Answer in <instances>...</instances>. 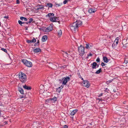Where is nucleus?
<instances>
[{
    "mask_svg": "<svg viewBox=\"0 0 128 128\" xmlns=\"http://www.w3.org/2000/svg\"><path fill=\"white\" fill-rule=\"evenodd\" d=\"M19 77L22 82H24L26 81V77L25 74L20 72L19 74Z\"/></svg>",
    "mask_w": 128,
    "mask_h": 128,
    "instance_id": "obj_1",
    "label": "nucleus"
},
{
    "mask_svg": "<svg viewBox=\"0 0 128 128\" xmlns=\"http://www.w3.org/2000/svg\"><path fill=\"white\" fill-rule=\"evenodd\" d=\"M75 22L71 24L70 25V27L71 30L73 32H76L78 30V28L76 25V24Z\"/></svg>",
    "mask_w": 128,
    "mask_h": 128,
    "instance_id": "obj_2",
    "label": "nucleus"
},
{
    "mask_svg": "<svg viewBox=\"0 0 128 128\" xmlns=\"http://www.w3.org/2000/svg\"><path fill=\"white\" fill-rule=\"evenodd\" d=\"M22 62L24 64L28 67H30L32 66V63L28 61L26 59H24L23 60Z\"/></svg>",
    "mask_w": 128,
    "mask_h": 128,
    "instance_id": "obj_3",
    "label": "nucleus"
},
{
    "mask_svg": "<svg viewBox=\"0 0 128 128\" xmlns=\"http://www.w3.org/2000/svg\"><path fill=\"white\" fill-rule=\"evenodd\" d=\"M78 51L80 53L79 54L81 56H82L84 54V48L82 45L78 47Z\"/></svg>",
    "mask_w": 128,
    "mask_h": 128,
    "instance_id": "obj_4",
    "label": "nucleus"
},
{
    "mask_svg": "<svg viewBox=\"0 0 128 128\" xmlns=\"http://www.w3.org/2000/svg\"><path fill=\"white\" fill-rule=\"evenodd\" d=\"M53 29L52 26L50 25L47 28H45L43 30L45 32H48L51 31Z\"/></svg>",
    "mask_w": 128,
    "mask_h": 128,
    "instance_id": "obj_5",
    "label": "nucleus"
},
{
    "mask_svg": "<svg viewBox=\"0 0 128 128\" xmlns=\"http://www.w3.org/2000/svg\"><path fill=\"white\" fill-rule=\"evenodd\" d=\"M107 39L106 40V44H107L109 45L110 43L113 42V41L111 39V36H107Z\"/></svg>",
    "mask_w": 128,
    "mask_h": 128,
    "instance_id": "obj_6",
    "label": "nucleus"
},
{
    "mask_svg": "<svg viewBox=\"0 0 128 128\" xmlns=\"http://www.w3.org/2000/svg\"><path fill=\"white\" fill-rule=\"evenodd\" d=\"M82 83L83 86L86 88H88L90 86L89 82L88 80H84Z\"/></svg>",
    "mask_w": 128,
    "mask_h": 128,
    "instance_id": "obj_7",
    "label": "nucleus"
},
{
    "mask_svg": "<svg viewBox=\"0 0 128 128\" xmlns=\"http://www.w3.org/2000/svg\"><path fill=\"white\" fill-rule=\"evenodd\" d=\"M50 20L52 22H56L58 20V18L56 16L51 17L50 18Z\"/></svg>",
    "mask_w": 128,
    "mask_h": 128,
    "instance_id": "obj_8",
    "label": "nucleus"
},
{
    "mask_svg": "<svg viewBox=\"0 0 128 128\" xmlns=\"http://www.w3.org/2000/svg\"><path fill=\"white\" fill-rule=\"evenodd\" d=\"M64 79V81L62 82V84L66 85L67 82L70 80V78L68 76H66V77H64L63 78Z\"/></svg>",
    "mask_w": 128,
    "mask_h": 128,
    "instance_id": "obj_9",
    "label": "nucleus"
},
{
    "mask_svg": "<svg viewBox=\"0 0 128 128\" xmlns=\"http://www.w3.org/2000/svg\"><path fill=\"white\" fill-rule=\"evenodd\" d=\"M74 22L76 23V25H77V26L78 28L82 24V22L80 20H77Z\"/></svg>",
    "mask_w": 128,
    "mask_h": 128,
    "instance_id": "obj_10",
    "label": "nucleus"
},
{
    "mask_svg": "<svg viewBox=\"0 0 128 128\" xmlns=\"http://www.w3.org/2000/svg\"><path fill=\"white\" fill-rule=\"evenodd\" d=\"M93 46L92 44H86V48L89 49L91 48Z\"/></svg>",
    "mask_w": 128,
    "mask_h": 128,
    "instance_id": "obj_11",
    "label": "nucleus"
},
{
    "mask_svg": "<svg viewBox=\"0 0 128 128\" xmlns=\"http://www.w3.org/2000/svg\"><path fill=\"white\" fill-rule=\"evenodd\" d=\"M92 66V68L93 69H96V66H97V64L95 62H93L92 64H91Z\"/></svg>",
    "mask_w": 128,
    "mask_h": 128,
    "instance_id": "obj_12",
    "label": "nucleus"
},
{
    "mask_svg": "<svg viewBox=\"0 0 128 128\" xmlns=\"http://www.w3.org/2000/svg\"><path fill=\"white\" fill-rule=\"evenodd\" d=\"M33 51L35 53H38L41 52V49L39 48H36L33 50Z\"/></svg>",
    "mask_w": 128,
    "mask_h": 128,
    "instance_id": "obj_13",
    "label": "nucleus"
},
{
    "mask_svg": "<svg viewBox=\"0 0 128 128\" xmlns=\"http://www.w3.org/2000/svg\"><path fill=\"white\" fill-rule=\"evenodd\" d=\"M53 6V4L51 3H47L46 5V6L48 7V8H52Z\"/></svg>",
    "mask_w": 128,
    "mask_h": 128,
    "instance_id": "obj_14",
    "label": "nucleus"
},
{
    "mask_svg": "<svg viewBox=\"0 0 128 128\" xmlns=\"http://www.w3.org/2000/svg\"><path fill=\"white\" fill-rule=\"evenodd\" d=\"M103 60L104 62H108L109 60V59H108L106 56H104L103 58Z\"/></svg>",
    "mask_w": 128,
    "mask_h": 128,
    "instance_id": "obj_15",
    "label": "nucleus"
},
{
    "mask_svg": "<svg viewBox=\"0 0 128 128\" xmlns=\"http://www.w3.org/2000/svg\"><path fill=\"white\" fill-rule=\"evenodd\" d=\"M78 110L76 109L72 111L70 113V114L71 116H73L75 114L76 112H77Z\"/></svg>",
    "mask_w": 128,
    "mask_h": 128,
    "instance_id": "obj_16",
    "label": "nucleus"
},
{
    "mask_svg": "<svg viewBox=\"0 0 128 128\" xmlns=\"http://www.w3.org/2000/svg\"><path fill=\"white\" fill-rule=\"evenodd\" d=\"M96 11L95 9H94L92 8H90L88 10V12L90 13H92L95 12Z\"/></svg>",
    "mask_w": 128,
    "mask_h": 128,
    "instance_id": "obj_17",
    "label": "nucleus"
},
{
    "mask_svg": "<svg viewBox=\"0 0 128 128\" xmlns=\"http://www.w3.org/2000/svg\"><path fill=\"white\" fill-rule=\"evenodd\" d=\"M63 87V86L62 85L60 86L56 89V91L59 92H60L61 90V89Z\"/></svg>",
    "mask_w": 128,
    "mask_h": 128,
    "instance_id": "obj_18",
    "label": "nucleus"
},
{
    "mask_svg": "<svg viewBox=\"0 0 128 128\" xmlns=\"http://www.w3.org/2000/svg\"><path fill=\"white\" fill-rule=\"evenodd\" d=\"M47 39V36H44L42 39V41L43 42H45Z\"/></svg>",
    "mask_w": 128,
    "mask_h": 128,
    "instance_id": "obj_19",
    "label": "nucleus"
},
{
    "mask_svg": "<svg viewBox=\"0 0 128 128\" xmlns=\"http://www.w3.org/2000/svg\"><path fill=\"white\" fill-rule=\"evenodd\" d=\"M23 88L27 90H30L31 89V88L30 86H28L26 85L23 86Z\"/></svg>",
    "mask_w": 128,
    "mask_h": 128,
    "instance_id": "obj_20",
    "label": "nucleus"
},
{
    "mask_svg": "<svg viewBox=\"0 0 128 128\" xmlns=\"http://www.w3.org/2000/svg\"><path fill=\"white\" fill-rule=\"evenodd\" d=\"M54 14L53 13H48L47 15L46 16V18L50 17V16H54Z\"/></svg>",
    "mask_w": 128,
    "mask_h": 128,
    "instance_id": "obj_21",
    "label": "nucleus"
},
{
    "mask_svg": "<svg viewBox=\"0 0 128 128\" xmlns=\"http://www.w3.org/2000/svg\"><path fill=\"white\" fill-rule=\"evenodd\" d=\"M18 90L19 92L22 94H24V92L23 89L20 88H18Z\"/></svg>",
    "mask_w": 128,
    "mask_h": 128,
    "instance_id": "obj_22",
    "label": "nucleus"
},
{
    "mask_svg": "<svg viewBox=\"0 0 128 128\" xmlns=\"http://www.w3.org/2000/svg\"><path fill=\"white\" fill-rule=\"evenodd\" d=\"M58 36L59 37L61 36L62 34V32L61 30H59L58 32Z\"/></svg>",
    "mask_w": 128,
    "mask_h": 128,
    "instance_id": "obj_23",
    "label": "nucleus"
},
{
    "mask_svg": "<svg viewBox=\"0 0 128 128\" xmlns=\"http://www.w3.org/2000/svg\"><path fill=\"white\" fill-rule=\"evenodd\" d=\"M18 22L19 24H20L21 26H24V25H22V24H24V22H22L20 20H19L18 21Z\"/></svg>",
    "mask_w": 128,
    "mask_h": 128,
    "instance_id": "obj_24",
    "label": "nucleus"
},
{
    "mask_svg": "<svg viewBox=\"0 0 128 128\" xmlns=\"http://www.w3.org/2000/svg\"><path fill=\"white\" fill-rule=\"evenodd\" d=\"M39 40H38L37 41V42L34 44V46H38L39 45Z\"/></svg>",
    "mask_w": 128,
    "mask_h": 128,
    "instance_id": "obj_25",
    "label": "nucleus"
},
{
    "mask_svg": "<svg viewBox=\"0 0 128 128\" xmlns=\"http://www.w3.org/2000/svg\"><path fill=\"white\" fill-rule=\"evenodd\" d=\"M102 68H100L98 70H97L96 72V74H100V72Z\"/></svg>",
    "mask_w": 128,
    "mask_h": 128,
    "instance_id": "obj_26",
    "label": "nucleus"
},
{
    "mask_svg": "<svg viewBox=\"0 0 128 128\" xmlns=\"http://www.w3.org/2000/svg\"><path fill=\"white\" fill-rule=\"evenodd\" d=\"M51 100H52L54 102L56 101L57 100V98L55 97L51 99Z\"/></svg>",
    "mask_w": 128,
    "mask_h": 128,
    "instance_id": "obj_27",
    "label": "nucleus"
},
{
    "mask_svg": "<svg viewBox=\"0 0 128 128\" xmlns=\"http://www.w3.org/2000/svg\"><path fill=\"white\" fill-rule=\"evenodd\" d=\"M117 45L115 44V43L114 42L112 45V48H115L116 46Z\"/></svg>",
    "mask_w": 128,
    "mask_h": 128,
    "instance_id": "obj_28",
    "label": "nucleus"
},
{
    "mask_svg": "<svg viewBox=\"0 0 128 128\" xmlns=\"http://www.w3.org/2000/svg\"><path fill=\"white\" fill-rule=\"evenodd\" d=\"M32 41V42H36V40L35 38H33L31 40Z\"/></svg>",
    "mask_w": 128,
    "mask_h": 128,
    "instance_id": "obj_29",
    "label": "nucleus"
},
{
    "mask_svg": "<svg viewBox=\"0 0 128 128\" xmlns=\"http://www.w3.org/2000/svg\"><path fill=\"white\" fill-rule=\"evenodd\" d=\"M1 50L4 52L7 53V50L6 49L4 48H2L1 49Z\"/></svg>",
    "mask_w": 128,
    "mask_h": 128,
    "instance_id": "obj_30",
    "label": "nucleus"
},
{
    "mask_svg": "<svg viewBox=\"0 0 128 128\" xmlns=\"http://www.w3.org/2000/svg\"><path fill=\"white\" fill-rule=\"evenodd\" d=\"M68 1L69 0H64L63 2L64 4H66Z\"/></svg>",
    "mask_w": 128,
    "mask_h": 128,
    "instance_id": "obj_31",
    "label": "nucleus"
},
{
    "mask_svg": "<svg viewBox=\"0 0 128 128\" xmlns=\"http://www.w3.org/2000/svg\"><path fill=\"white\" fill-rule=\"evenodd\" d=\"M112 80H110L109 81H107L106 82V83L107 84H108L110 82H111L112 81Z\"/></svg>",
    "mask_w": 128,
    "mask_h": 128,
    "instance_id": "obj_32",
    "label": "nucleus"
},
{
    "mask_svg": "<svg viewBox=\"0 0 128 128\" xmlns=\"http://www.w3.org/2000/svg\"><path fill=\"white\" fill-rule=\"evenodd\" d=\"M44 8L43 7H39L37 8V10H38L40 9H42Z\"/></svg>",
    "mask_w": 128,
    "mask_h": 128,
    "instance_id": "obj_33",
    "label": "nucleus"
},
{
    "mask_svg": "<svg viewBox=\"0 0 128 128\" xmlns=\"http://www.w3.org/2000/svg\"><path fill=\"white\" fill-rule=\"evenodd\" d=\"M26 42L28 43H32V40H26Z\"/></svg>",
    "mask_w": 128,
    "mask_h": 128,
    "instance_id": "obj_34",
    "label": "nucleus"
},
{
    "mask_svg": "<svg viewBox=\"0 0 128 128\" xmlns=\"http://www.w3.org/2000/svg\"><path fill=\"white\" fill-rule=\"evenodd\" d=\"M33 19L32 18H30L29 19V21L28 22H29V23H30L31 22L33 21Z\"/></svg>",
    "mask_w": 128,
    "mask_h": 128,
    "instance_id": "obj_35",
    "label": "nucleus"
},
{
    "mask_svg": "<svg viewBox=\"0 0 128 128\" xmlns=\"http://www.w3.org/2000/svg\"><path fill=\"white\" fill-rule=\"evenodd\" d=\"M92 55V54L91 53H90L88 55V56L87 57V58L89 56H91Z\"/></svg>",
    "mask_w": 128,
    "mask_h": 128,
    "instance_id": "obj_36",
    "label": "nucleus"
},
{
    "mask_svg": "<svg viewBox=\"0 0 128 128\" xmlns=\"http://www.w3.org/2000/svg\"><path fill=\"white\" fill-rule=\"evenodd\" d=\"M63 52H64L65 54H66V56H69V55H70V52H68L69 53V54H68V53H67L66 52H64V51H63Z\"/></svg>",
    "mask_w": 128,
    "mask_h": 128,
    "instance_id": "obj_37",
    "label": "nucleus"
},
{
    "mask_svg": "<svg viewBox=\"0 0 128 128\" xmlns=\"http://www.w3.org/2000/svg\"><path fill=\"white\" fill-rule=\"evenodd\" d=\"M106 64H104V62H102L101 63V65L102 66H105Z\"/></svg>",
    "mask_w": 128,
    "mask_h": 128,
    "instance_id": "obj_38",
    "label": "nucleus"
},
{
    "mask_svg": "<svg viewBox=\"0 0 128 128\" xmlns=\"http://www.w3.org/2000/svg\"><path fill=\"white\" fill-rule=\"evenodd\" d=\"M124 46L126 48L127 47V48L128 47V43L124 45Z\"/></svg>",
    "mask_w": 128,
    "mask_h": 128,
    "instance_id": "obj_39",
    "label": "nucleus"
},
{
    "mask_svg": "<svg viewBox=\"0 0 128 128\" xmlns=\"http://www.w3.org/2000/svg\"><path fill=\"white\" fill-rule=\"evenodd\" d=\"M96 61L98 62H100V59L99 58H98L96 60Z\"/></svg>",
    "mask_w": 128,
    "mask_h": 128,
    "instance_id": "obj_40",
    "label": "nucleus"
},
{
    "mask_svg": "<svg viewBox=\"0 0 128 128\" xmlns=\"http://www.w3.org/2000/svg\"><path fill=\"white\" fill-rule=\"evenodd\" d=\"M115 42H116V44L117 45L118 44V41H116V40L115 39L114 42L115 43Z\"/></svg>",
    "mask_w": 128,
    "mask_h": 128,
    "instance_id": "obj_41",
    "label": "nucleus"
},
{
    "mask_svg": "<svg viewBox=\"0 0 128 128\" xmlns=\"http://www.w3.org/2000/svg\"><path fill=\"white\" fill-rule=\"evenodd\" d=\"M63 128H68V126L66 125H64Z\"/></svg>",
    "mask_w": 128,
    "mask_h": 128,
    "instance_id": "obj_42",
    "label": "nucleus"
},
{
    "mask_svg": "<svg viewBox=\"0 0 128 128\" xmlns=\"http://www.w3.org/2000/svg\"><path fill=\"white\" fill-rule=\"evenodd\" d=\"M24 17L22 16L20 18V19L22 20H23L24 19Z\"/></svg>",
    "mask_w": 128,
    "mask_h": 128,
    "instance_id": "obj_43",
    "label": "nucleus"
},
{
    "mask_svg": "<svg viewBox=\"0 0 128 128\" xmlns=\"http://www.w3.org/2000/svg\"><path fill=\"white\" fill-rule=\"evenodd\" d=\"M4 18H6V19H8L9 18V17H8V16H4Z\"/></svg>",
    "mask_w": 128,
    "mask_h": 128,
    "instance_id": "obj_44",
    "label": "nucleus"
},
{
    "mask_svg": "<svg viewBox=\"0 0 128 128\" xmlns=\"http://www.w3.org/2000/svg\"><path fill=\"white\" fill-rule=\"evenodd\" d=\"M16 3L17 4H19L20 2L19 0H16Z\"/></svg>",
    "mask_w": 128,
    "mask_h": 128,
    "instance_id": "obj_45",
    "label": "nucleus"
},
{
    "mask_svg": "<svg viewBox=\"0 0 128 128\" xmlns=\"http://www.w3.org/2000/svg\"><path fill=\"white\" fill-rule=\"evenodd\" d=\"M12 39L10 38V39H9V42H10V43H12V44L14 42H11L10 41V40H11Z\"/></svg>",
    "mask_w": 128,
    "mask_h": 128,
    "instance_id": "obj_46",
    "label": "nucleus"
},
{
    "mask_svg": "<svg viewBox=\"0 0 128 128\" xmlns=\"http://www.w3.org/2000/svg\"><path fill=\"white\" fill-rule=\"evenodd\" d=\"M119 37H117L116 38V41H118V40H119Z\"/></svg>",
    "mask_w": 128,
    "mask_h": 128,
    "instance_id": "obj_47",
    "label": "nucleus"
},
{
    "mask_svg": "<svg viewBox=\"0 0 128 128\" xmlns=\"http://www.w3.org/2000/svg\"><path fill=\"white\" fill-rule=\"evenodd\" d=\"M40 87L41 88H43L44 87V86L42 85H41L40 86Z\"/></svg>",
    "mask_w": 128,
    "mask_h": 128,
    "instance_id": "obj_48",
    "label": "nucleus"
},
{
    "mask_svg": "<svg viewBox=\"0 0 128 128\" xmlns=\"http://www.w3.org/2000/svg\"><path fill=\"white\" fill-rule=\"evenodd\" d=\"M124 62L125 64H127L128 63V60H124Z\"/></svg>",
    "mask_w": 128,
    "mask_h": 128,
    "instance_id": "obj_49",
    "label": "nucleus"
},
{
    "mask_svg": "<svg viewBox=\"0 0 128 128\" xmlns=\"http://www.w3.org/2000/svg\"><path fill=\"white\" fill-rule=\"evenodd\" d=\"M24 24L26 25V24H28V23H29V22H24Z\"/></svg>",
    "mask_w": 128,
    "mask_h": 128,
    "instance_id": "obj_50",
    "label": "nucleus"
},
{
    "mask_svg": "<svg viewBox=\"0 0 128 128\" xmlns=\"http://www.w3.org/2000/svg\"><path fill=\"white\" fill-rule=\"evenodd\" d=\"M24 20L25 21H27L28 20V19L27 18H24Z\"/></svg>",
    "mask_w": 128,
    "mask_h": 128,
    "instance_id": "obj_51",
    "label": "nucleus"
},
{
    "mask_svg": "<svg viewBox=\"0 0 128 128\" xmlns=\"http://www.w3.org/2000/svg\"><path fill=\"white\" fill-rule=\"evenodd\" d=\"M66 67L65 66H63L62 67V68H64Z\"/></svg>",
    "mask_w": 128,
    "mask_h": 128,
    "instance_id": "obj_52",
    "label": "nucleus"
},
{
    "mask_svg": "<svg viewBox=\"0 0 128 128\" xmlns=\"http://www.w3.org/2000/svg\"><path fill=\"white\" fill-rule=\"evenodd\" d=\"M4 123H5V124H7V122H5Z\"/></svg>",
    "mask_w": 128,
    "mask_h": 128,
    "instance_id": "obj_53",
    "label": "nucleus"
},
{
    "mask_svg": "<svg viewBox=\"0 0 128 128\" xmlns=\"http://www.w3.org/2000/svg\"><path fill=\"white\" fill-rule=\"evenodd\" d=\"M1 110H0V116L2 115L1 114Z\"/></svg>",
    "mask_w": 128,
    "mask_h": 128,
    "instance_id": "obj_54",
    "label": "nucleus"
},
{
    "mask_svg": "<svg viewBox=\"0 0 128 128\" xmlns=\"http://www.w3.org/2000/svg\"><path fill=\"white\" fill-rule=\"evenodd\" d=\"M28 27H26V29H25L26 30H28Z\"/></svg>",
    "mask_w": 128,
    "mask_h": 128,
    "instance_id": "obj_55",
    "label": "nucleus"
},
{
    "mask_svg": "<svg viewBox=\"0 0 128 128\" xmlns=\"http://www.w3.org/2000/svg\"><path fill=\"white\" fill-rule=\"evenodd\" d=\"M102 94H100V96H102Z\"/></svg>",
    "mask_w": 128,
    "mask_h": 128,
    "instance_id": "obj_56",
    "label": "nucleus"
},
{
    "mask_svg": "<svg viewBox=\"0 0 128 128\" xmlns=\"http://www.w3.org/2000/svg\"><path fill=\"white\" fill-rule=\"evenodd\" d=\"M73 116H71V118H73Z\"/></svg>",
    "mask_w": 128,
    "mask_h": 128,
    "instance_id": "obj_57",
    "label": "nucleus"
},
{
    "mask_svg": "<svg viewBox=\"0 0 128 128\" xmlns=\"http://www.w3.org/2000/svg\"><path fill=\"white\" fill-rule=\"evenodd\" d=\"M97 67H98L99 65L98 64H97Z\"/></svg>",
    "mask_w": 128,
    "mask_h": 128,
    "instance_id": "obj_58",
    "label": "nucleus"
},
{
    "mask_svg": "<svg viewBox=\"0 0 128 128\" xmlns=\"http://www.w3.org/2000/svg\"><path fill=\"white\" fill-rule=\"evenodd\" d=\"M22 25H24V26H26V25L25 24V25L24 24H22Z\"/></svg>",
    "mask_w": 128,
    "mask_h": 128,
    "instance_id": "obj_59",
    "label": "nucleus"
},
{
    "mask_svg": "<svg viewBox=\"0 0 128 128\" xmlns=\"http://www.w3.org/2000/svg\"><path fill=\"white\" fill-rule=\"evenodd\" d=\"M82 80H83L84 81V80L83 78H82Z\"/></svg>",
    "mask_w": 128,
    "mask_h": 128,
    "instance_id": "obj_60",
    "label": "nucleus"
},
{
    "mask_svg": "<svg viewBox=\"0 0 128 128\" xmlns=\"http://www.w3.org/2000/svg\"><path fill=\"white\" fill-rule=\"evenodd\" d=\"M23 97H21V98H23Z\"/></svg>",
    "mask_w": 128,
    "mask_h": 128,
    "instance_id": "obj_61",
    "label": "nucleus"
}]
</instances>
